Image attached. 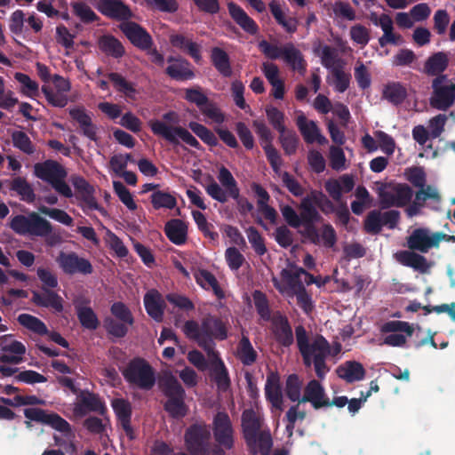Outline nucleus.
Returning <instances> with one entry per match:
<instances>
[{
  "label": "nucleus",
  "instance_id": "nucleus-1",
  "mask_svg": "<svg viewBox=\"0 0 455 455\" xmlns=\"http://www.w3.org/2000/svg\"><path fill=\"white\" fill-rule=\"evenodd\" d=\"M439 237V235L427 228H415L406 237L409 250L398 251L395 253V259L404 267H411L421 274L428 273L432 264L425 256L416 251L427 253L432 248H438Z\"/></svg>",
  "mask_w": 455,
  "mask_h": 455
},
{
  "label": "nucleus",
  "instance_id": "nucleus-2",
  "mask_svg": "<svg viewBox=\"0 0 455 455\" xmlns=\"http://www.w3.org/2000/svg\"><path fill=\"white\" fill-rule=\"evenodd\" d=\"M122 374L132 386L142 390H151L156 384V372L150 363L142 357L132 359Z\"/></svg>",
  "mask_w": 455,
  "mask_h": 455
},
{
  "label": "nucleus",
  "instance_id": "nucleus-3",
  "mask_svg": "<svg viewBox=\"0 0 455 455\" xmlns=\"http://www.w3.org/2000/svg\"><path fill=\"white\" fill-rule=\"evenodd\" d=\"M163 391L167 397L164 404V411L173 419L184 418L188 412L185 403L186 392L173 375L165 378Z\"/></svg>",
  "mask_w": 455,
  "mask_h": 455
},
{
  "label": "nucleus",
  "instance_id": "nucleus-4",
  "mask_svg": "<svg viewBox=\"0 0 455 455\" xmlns=\"http://www.w3.org/2000/svg\"><path fill=\"white\" fill-rule=\"evenodd\" d=\"M149 127L154 135L161 137L172 146H179L180 140L196 148L202 149V146L196 137L186 128L180 125H171L161 120H151Z\"/></svg>",
  "mask_w": 455,
  "mask_h": 455
},
{
  "label": "nucleus",
  "instance_id": "nucleus-5",
  "mask_svg": "<svg viewBox=\"0 0 455 455\" xmlns=\"http://www.w3.org/2000/svg\"><path fill=\"white\" fill-rule=\"evenodd\" d=\"M10 228L20 235L47 236L52 231L51 223L36 212H31L28 216H14L11 220Z\"/></svg>",
  "mask_w": 455,
  "mask_h": 455
},
{
  "label": "nucleus",
  "instance_id": "nucleus-6",
  "mask_svg": "<svg viewBox=\"0 0 455 455\" xmlns=\"http://www.w3.org/2000/svg\"><path fill=\"white\" fill-rule=\"evenodd\" d=\"M110 313L116 319L108 316L104 319V328L115 338H124L129 331V326L134 323V317L130 308L122 301L114 302Z\"/></svg>",
  "mask_w": 455,
  "mask_h": 455
},
{
  "label": "nucleus",
  "instance_id": "nucleus-7",
  "mask_svg": "<svg viewBox=\"0 0 455 455\" xmlns=\"http://www.w3.org/2000/svg\"><path fill=\"white\" fill-rule=\"evenodd\" d=\"M211 430L205 422L191 424L184 434V443L189 455H210Z\"/></svg>",
  "mask_w": 455,
  "mask_h": 455
},
{
  "label": "nucleus",
  "instance_id": "nucleus-8",
  "mask_svg": "<svg viewBox=\"0 0 455 455\" xmlns=\"http://www.w3.org/2000/svg\"><path fill=\"white\" fill-rule=\"evenodd\" d=\"M209 184L204 186L206 193L213 199L220 204H225L228 201L230 196H237V192L240 190L237 181L230 172V171L225 166H221L218 180L223 189L212 176L208 177Z\"/></svg>",
  "mask_w": 455,
  "mask_h": 455
},
{
  "label": "nucleus",
  "instance_id": "nucleus-9",
  "mask_svg": "<svg viewBox=\"0 0 455 455\" xmlns=\"http://www.w3.org/2000/svg\"><path fill=\"white\" fill-rule=\"evenodd\" d=\"M24 416L28 419L25 421L27 427H31L30 421H35L49 426L63 435L71 433L70 424L56 412H48L42 408L31 407L24 410Z\"/></svg>",
  "mask_w": 455,
  "mask_h": 455
},
{
  "label": "nucleus",
  "instance_id": "nucleus-10",
  "mask_svg": "<svg viewBox=\"0 0 455 455\" xmlns=\"http://www.w3.org/2000/svg\"><path fill=\"white\" fill-rule=\"evenodd\" d=\"M387 188L388 189H380L379 192L381 209L403 208L411 203L413 190L408 184L397 183Z\"/></svg>",
  "mask_w": 455,
  "mask_h": 455
},
{
  "label": "nucleus",
  "instance_id": "nucleus-11",
  "mask_svg": "<svg viewBox=\"0 0 455 455\" xmlns=\"http://www.w3.org/2000/svg\"><path fill=\"white\" fill-rule=\"evenodd\" d=\"M212 428L218 445L226 450H232L235 447V430L226 411H218L214 415Z\"/></svg>",
  "mask_w": 455,
  "mask_h": 455
},
{
  "label": "nucleus",
  "instance_id": "nucleus-12",
  "mask_svg": "<svg viewBox=\"0 0 455 455\" xmlns=\"http://www.w3.org/2000/svg\"><path fill=\"white\" fill-rule=\"evenodd\" d=\"M447 76H440L432 81L433 96L430 104L434 108L446 111L455 102V84L443 85Z\"/></svg>",
  "mask_w": 455,
  "mask_h": 455
},
{
  "label": "nucleus",
  "instance_id": "nucleus-13",
  "mask_svg": "<svg viewBox=\"0 0 455 455\" xmlns=\"http://www.w3.org/2000/svg\"><path fill=\"white\" fill-rule=\"evenodd\" d=\"M61 270L69 275L75 274L91 275L93 272V267L89 259L79 257L74 251H60L56 259Z\"/></svg>",
  "mask_w": 455,
  "mask_h": 455
},
{
  "label": "nucleus",
  "instance_id": "nucleus-14",
  "mask_svg": "<svg viewBox=\"0 0 455 455\" xmlns=\"http://www.w3.org/2000/svg\"><path fill=\"white\" fill-rule=\"evenodd\" d=\"M119 28L135 47L142 51L149 49L154 44L150 34L134 21L123 22Z\"/></svg>",
  "mask_w": 455,
  "mask_h": 455
},
{
  "label": "nucleus",
  "instance_id": "nucleus-15",
  "mask_svg": "<svg viewBox=\"0 0 455 455\" xmlns=\"http://www.w3.org/2000/svg\"><path fill=\"white\" fill-rule=\"evenodd\" d=\"M96 8L102 15L118 21L127 22L133 17L131 8L123 0H99Z\"/></svg>",
  "mask_w": 455,
  "mask_h": 455
},
{
  "label": "nucleus",
  "instance_id": "nucleus-16",
  "mask_svg": "<svg viewBox=\"0 0 455 455\" xmlns=\"http://www.w3.org/2000/svg\"><path fill=\"white\" fill-rule=\"evenodd\" d=\"M323 347V348L320 352L314 350L313 348L299 351L304 365L307 368L314 365L315 374L320 379H323L330 371V368L327 366L325 362L330 354V345Z\"/></svg>",
  "mask_w": 455,
  "mask_h": 455
},
{
  "label": "nucleus",
  "instance_id": "nucleus-17",
  "mask_svg": "<svg viewBox=\"0 0 455 455\" xmlns=\"http://www.w3.org/2000/svg\"><path fill=\"white\" fill-rule=\"evenodd\" d=\"M169 42L173 48L190 56L195 62L198 63L202 60V46L193 41L192 35L172 33L169 36Z\"/></svg>",
  "mask_w": 455,
  "mask_h": 455
},
{
  "label": "nucleus",
  "instance_id": "nucleus-18",
  "mask_svg": "<svg viewBox=\"0 0 455 455\" xmlns=\"http://www.w3.org/2000/svg\"><path fill=\"white\" fill-rule=\"evenodd\" d=\"M68 114L72 120L78 124L80 133L88 138L92 141L98 140V127L92 122V118L90 113L84 108V107H75L69 108Z\"/></svg>",
  "mask_w": 455,
  "mask_h": 455
},
{
  "label": "nucleus",
  "instance_id": "nucleus-19",
  "mask_svg": "<svg viewBox=\"0 0 455 455\" xmlns=\"http://www.w3.org/2000/svg\"><path fill=\"white\" fill-rule=\"evenodd\" d=\"M168 67L165 74L176 81H188L195 77L191 63L181 56H169L167 58Z\"/></svg>",
  "mask_w": 455,
  "mask_h": 455
},
{
  "label": "nucleus",
  "instance_id": "nucleus-20",
  "mask_svg": "<svg viewBox=\"0 0 455 455\" xmlns=\"http://www.w3.org/2000/svg\"><path fill=\"white\" fill-rule=\"evenodd\" d=\"M31 301L38 307L52 308L56 313H61L64 309L62 297L44 286L41 287V291H32Z\"/></svg>",
  "mask_w": 455,
  "mask_h": 455
},
{
  "label": "nucleus",
  "instance_id": "nucleus-21",
  "mask_svg": "<svg viewBox=\"0 0 455 455\" xmlns=\"http://www.w3.org/2000/svg\"><path fill=\"white\" fill-rule=\"evenodd\" d=\"M35 175L49 183L50 185L60 178H66L68 173L66 169L57 161L45 160L43 163L36 164L34 166Z\"/></svg>",
  "mask_w": 455,
  "mask_h": 455
},
{
  "label": "nucleus",
  "instance_id": "nucleus-22",
  "mask_svg": "<svg viewBox=\"0 0 455 455\" xmlns=\"http://www.w3.org/2000/svg\"><path fill=\"white\" fill-rule=\"evenodd\" d=\"M251 455H269L273 448V438L268 428L255 433L251 439H244Z\"/></svg>",
  "mask_w": 455,
  "mask_h": 455
},
{
  "label": "nucleus",
  "instance_id": "nucleus-23",
  "mask_svg": "<svg viewBox=\"0 0 455 455\" xmlns=\"http://www.w3.org/2000/svg\"><path fill=\"white\" fill-rule=\"evenodd\" d=\"M272 331L276 342L284 347H291L294 342L291 326L288 318L281 314L272 319Z\"/></svg>",
  "mask_w": 455,
  "mask_h": 455
},
{
  "label": "nucleus",
  "instance_id": "nucleus-24",
  "mask_svg": "<svg viewBox=\"0 0 455 455\" xmlns=\"http://www.w3.org/2000/svg\"><path fill=\"white\" fill-rule=\"evenodd\" d=\"M78 398L79 403L75 407V412L76 414L84 416L88 411L98 412L101 415L105 413L106 407L99 395L88 390H82L80 391Z\"/></svg>",
  "mask_w": 455,
  "mask_h": 455
},
{
  "label": "nucleus",
  "instance_id": "nucleus-25",
  "mask_svg": "<svg viewBox=\"0 0 455 455\" xmlns=\"http://www.w3.org/2000/svg\"><path fill=\"white\" fill-rule=\"evenodd\" d=\"M265 396L272 407L278 411L283 410V398L277 372L270 371L265 384Z\"/></svg>",
  "mask_w": 455,
  "mask_h": 455
},
{
  "label": "nucleus",
  "instance_id": "nucleus-26",
  "mask_svg": "<svg viewBox=\"0 0 455 455\" xmlns=\"http://www.w3.org/2000/svg\"><path fill=\"white\" fill-rule=\"evenodd\" d=\"M300 402H308L314 409L318 410L329 404V398L326 396L325 390L321 383L316 379H312L305 387Z\"/></svg>",
  "mask_w": 455,
  "mask_h": 455
},
{
  "label": "nucleus",
  "instance_id": "nucleus-27",
  "mask_svg": "<svg viewBox=\"0 0 455 455\" xmlns=\"http://www.w3.org/2000/svg\"><path fill=\"white\" fill-rule=\"evenodd\" d=\"M143 301L148 315L156 322L161 323L166 307L162 294L157 290L152 289L144 295Z\"/></svg>",
  "mask_w": 455,
  "mask_h": 455
},
{
  "label": "nucleus",
  "instance_id": "nucleus-28",
  "mask_svg": "<svg viewBox=\"0 0 455 455\" xmlns=\"http://www.w3.org/2000/svg\"><path fill=\"white\" fill-rule=\"evenodd\" d=\"M228 10L233 20L247 34L254 36L259 32V26L246 12L237 4L230 2Z\"/></svg>",
  "mask_w": 455,
  "mask_h": 455
},
{
  "label": "nucleus",
  "instance_id": "nucleus-29",
  "mask_svg": "<svg viewBox=\"0 0 455 455\" xmlns=\"http://www.w3.org/2000/svg\"><path fill=\"white\" fill-rule=\"evenodd\" d=\"M296 124L307 144L317 142L320 145H324L328 142L327 139L321 134L316 123L312 120L308 121L303 114L297 117Z\"/></svg>",
  "mask_w": 455,
  "mask_h": 455
},
{
  "label": "nucleus",
  "instance_id": "nucleus-30",
  "mask_svg": "<svg viewBox=\"0 0 455 455\" xmlns=\"http://www.w3.org/2000/svg\"><path fill=\"white\" fill-rule=\"evenodd\" d=\"M450 59L447 52H437L431 54L425 61L422 72L428 76H443L449 66Z\"/></svg>",
  "mask_w": 455,
  "mask_h": 455
},
{
  "label": "nucleus",
  "instance_id": "nucleus-31",
  "mask_svg": "<svg viewBox=\"0 0 455 455\" xmlns=\"http://www.w3.org/2000/svg\"><path fill=\"white\" fill-rule=\"evenodd\" d=\"M339 378L347 383H353L364 379L365 370L361 363L356 361H347L339 365L336 369Z\"/></svg>",
  "mask_w": 455,
  "mask_h": 455
},
{
  "label": "nucleus",
  "instance_id": "nucleus-32",
  "mask_svg": "<svg viewBox=\"0 0 455 455\" xmlns=\"http://www.w3.org/2000/svg\"><path fill=\"white\" fill-rule=\"evenodd\" d=\"M269 11L276 23L288 34H293L298 29V20L294 17H287L283 11L282 4L277 0H272L268 4Z\"/></svg>",
  "mask_w": 455,
  "mask_h": 455
},
{
  "label": "nucleus",
  "instance_id": "nucleus-33",
  "mask_svg": "<svg viewBox=\"0 0 455 455\" xmlns=\"http://www.w3.org/2000/svg\"><path fill=\"white\" fill-rule=\"evenodd\" d=\"M164 233L172 243L182 245L188 238V226L180 219H172L165 223Z\"/></svg>",
  "mask_w": 455,
  "mask_h": 455
},
{
  "label": "nucleus",
  "instance_id": "nucleus-34",
  "mask_svg": "<svg viewBox=\"0 0 455 455\" xmlns=\"http://www.w3.org/2000/svg\"><path fill=\"white\" fill-rule=\"evenodd\" d=\"M241 427L243 439H251L262 429L263 421L253 409H246L242 413Z\"/></svg>",
  "mask_w": 455,
  "mask_h": 455
},
{
  "label": "nucleus",
  "instance_id": "nucleus-35",
  "mask_svg": "<svg viewBox=\"0 0 455 455\" xmlns=\"http://www.w3.org/2000/svg\"><path fill=\"white\" fill-rule=\"evenodd\" d=\"M203 332L215 337L218 340L228 338V328L225 323L217 316L207 315L202 319Z\"/></svg>",
  "mask_w": 455,
  "mask_h": 455
},
{
  "label": "nucleus",
  "instance_id": "nucleus-36",
  "mask_svg": "<svg viewBox=\"0 0 455 455\" xmlns=\"http://www.w3.org/2000/svg\"><path fill=\"white\" fill-rule=\"evenodd\" d=\"M296 341L299 351L314 349L318 352L322 351L323 347L330 345L323 336L316 337L312 343H309L307 332L303 325H298L295 328Z\"/></svg>",
  "mask_w": 455,
  "mask_h": 455
},
{
  "label": "nucleus",
  "instance_id": "nucleus-37",
  "mask_svg": "<svg viewBox=\"0 0 455 455\" xmlns=\"http://www.w3.org/2000/svg\"><path fill=\"white\" fill-rule=\"evenodd\" d=\"M211 376L219 391L227 392L230 388L231 380L229 373L221 358L212 362Z\"/></svg>",
  "mask_w": 455,
  "mask_h": 455
},
{
  "label": "nucleus",
  "instance_id": "nucleus-38",
  "mask_svg": "<svg viewBox=\"0 0 455 455\" xmlns=\"http://www.w3.org/2000/svg\"><path fill=\"white\" fill-rule=\"evenodd\" d=\"M299 217L302 223L321 222L323 217L317 211L315 201L312 199V190L303 197L299 205Z\"/></svg>",
  "mask_w": 455,
  "mask_h": 455
},
{
  "label": "nucleus",
  "instance_id": "nucleus-39",
  "mask_svg": "<svg viewBox=\"0 0 455 455\" xmlns=\"http://www.w3.org/2000/svg\"><path fill=\"white\" fill-rule=\"evenodd\" d=\"M107 76L116 92L124 94L129 100H135L138 92L134 83L126 80L122 74L117 72H110Z\"/></svg>",
  "mask_w": 455,
  "mask_h": 455
},
{
  "label": "nucleus",
  "instance_id": "nucleus-40",
  "mask_svg": "<svg viewBox=\"0 0 455 455\" xmlns=\"http://www.w3.org/2000/svg\"><path fill=\"white\" fill-rule=\"evenodd\" d=\"M282 59L293 69L299 72L305 71L306 62L301 52L292 43L283 45Z\"/></svg>",
  "mask_w": 455,
  "mask_h": 455
},
{
  "label": "nucleus",
  "instance_id": "nucleus-41",
  "mask_svg": "<svg viewBox=\"0 0 455 455\" xmlns=\"http://www.w3.org/2000/svg\"><path fill=\"white\" fill-rule=\"evenodd\" d=\"M99 47L105 54L115 59L122 58L125 50L122 43L112 35H104L99 39Z\"/></svg>",
  "mask_w": 455,
  "mask_h": 455
},
{
  "label": "nucleus",
  "instance_id": "nucleus-42",
  "mask_svg": "<svg viewBox=\"0 0 455 455\" xmlns=\"http://www.w3.org/2000/svg\"><path fill=\"white\" fill-rule=\"evenodd\" d=\"M382 96L388 102L398 106L406 99L407 90L405 86L399 82H389L384 86Z\"/></svg>",
  "mask_w": 455,
  "mask_h": 455
},
{
  "label": "nucleus",
  "instance_id": "nucleus-43",
  "mask_svg": "<svg viewBox=\"0 0 455 455\" xmlns=\"http://www.w3.org/2000/svg\"><path fill=\"white\" fill-rule=\"evenodd\" d=\"M236 356L244 366H251L257 361L258 353L247 336L243 335L239 340Z\"/></svg>",
  "mask_w": 455,
  "mask_h": 455
},
{
  "label": "nucleus",
  "instance_id": "nucleus-44",
  "mask_svg": "<svg viewBox=\"0 0 455 455\" xmlns=\"http://www.w3.org/2000/svg\"><path fill=\"white\" fill-rule=\"evenodd\" d=\"M10 189L16 192L20 199L28 204L36 200V194L30 183L23 177H16L10 183Z\"/></svg>",
  "mask_w": 455,
  "mask_h": 455
},
{
  "label": "nucleus",
  "instance_id": "nucleus-45",
  "mask_svg": "<svg viewBox=\"0 0 455 455\" xmlns=\"http://www.w3.org/2000/svg\"><path fill=\"white\" fill-rule=\"evenodd\" d=\"M196 282L205 290L212 289L218 299H223L225 294L215 275L208 270L202 269L196 275Z\"/></svg>",
  "mask_w": 455,
  "mask_h": 455
},
{
  "label": "nucleus",
  "instance_id": "nucleus-46",
  "mask_svg": "<svg viewBox=\"0 0 455 455\" xmlns=\"http://www.w3.org/2000/svg\"><path fill=\"white\" fill-rule=\"evenodd\" d=\"M212 62L215 68L225 77H229L232 75V68L228 53L219 47H214L212 50Z\"/></svg>",
  "mask_w": 455,
  "mask_h": 455
},
{
  "label": "nucleus",
  "instance_id": "nucleus-47",
  "mask_svg": "<svg viewBox=\"0 0 455 455\" xmlns=\"http://www.w3.org/2000/svg\"><path fill=\"white\" fill-rule=\"evenodd\" d=\"M150 202L155 210L161 208L172 210L177 205V200L174 195L159 189L151 194Z\"/></svg>",
  "mask_w": 455,
  "mask_h": 455
},
{
  "label": "nucleus",
  "instance_id": "nucleus-48",
  "mask_svg": "<svg viewBox=\"0 0 455 455\" xmlns=\"http://www.w3.org/2000/svg\"><path fill=\"white\" fill-rule=\"evenodd\" d=\"M77 318L81 325L87 330L94 331L100 326L97 315L90 307H76Z\"/></svg>",
  "mask_w": 455,
  "mask_h": 455
},
{
  "label": "nucleus",
  "instance_id": "nucleus-49",
  "mask_svg": "<svg viewBox=\"0 0 455 455\" xmlns=\"http://www.w3.org/2000/svg\"><path fill=\"white\" fill-rule=\"evenodd\" d=\"M18 322L28 330L38 335H45L48 333V328L45 323L34 315L20 314L18 316Z\"/></svg>",
  "mask_w": 455,
  "mask_h": 455
},
{
  "label": "nucleus",
  "instance_id": "nucleus-50",
  "mask_svg": "<svg viewBox=\"0 0 455 455\" xmlns=\"http://www.w3.org/2000/svg\"><path fill=\"white\" fill-rule=\"evenodd\" d=\"M11 137L13 147L20 151L28 156L36 152V146L25 132L14 131Z\"/></svg>",
  "mask_w": 455,
  "mask_h": 455
},
{
  "label": "nucleus",
  "instance_id": "nucleus-51",
  "mask_svg": "<svg viewBox=\"0 0 455 455\" xmlns=\"http://www.w3.org/2000/svg\"><path fill=\"white\" fill-rule=\"evenodd\" d=\"M279 142L287 156L294 155L298 149L299 139L293 130L285 129L279 132Z\"/></svg>",
  "mask_w": 455,
  "mask_h": 455
},
{
  "label": "nucleus",
  "instance_id": "nucleus-52",
  "mask_svg": "<svg viewBox=\"0 0 455 455\" xmlns=\"http://www.w3.org/2000/svg\"><path fill=\"white\" fill-rule=\"evenodd\" d=\"M73 13L80 19L83 23L90 24L100 20L92 9L84 2L71 3Z\"/></svg>",
  "mask_w": 455,
  "mask_h": 455
},
{
  "label": "nucleus",
  "instance_id": "nucleus-53",
  "mask_svg": "<svg viewBox=\"0 0 455 455\" xmlns=\"http://www.w3.org/2000/svg\"><path fill=\"white\" fill-rule=\"evenodd\" d=\"M188 127L206 145L210 147H216L218 145L217 137L204 124L197 122H190Z\"/></svg>",
  "mask_w": 455,
  "mask_h": 455
},
{
  "label": "nucleus",
  "instance_id": "nucleus-54",
  "mask_svg": "<svg viewBox=\"0 0 455 455\" xmlns=\"http://www.w3.org/2000/svg\"><path fill=\"white\" fill-rule=\"evenodd\" d=\"M254 306L258 315L264 321L271 319V310L267 295L261 291L256 290L252 293Z\"/></svg>",
  "mask_w": 455,
  "mask_h": 455
},
{
  "label": "nucleus",
  "instance_id": "nucleus-55",
  "mask_svg": "<svg viewBox=\"0 0 455 455\" xmlns=\"http://www.w3.org/2000/svg\"><path fill=\"white\" fill-rule=\"evenodd\" d=\"M192 216L198 229L204 234L205 237L212 241H215L219 238V234L213 230L214 226L207 221L204 213L199 211H193Z\"/></svg>",
  "mask_w": 455,
  "mask_h": 455
},
{
  "label": "nucleus",
  "instance_id": "nucleus-56",
  "mask_svg": "<svg viewBox=\"0 0 455 455\" xmlns=\"http://www.w3.org/2000/svg\"><path fill=\"white\" fill-rule=\"evenodd\" d=\"M381 212L379 210L371 211L363 222V228L366 233L377 235L382 230Z\"/></svg>",
  "mask_w": 455,
  "mask_h": 455
},
{
  "label": "nucleus",
  "instance_id": "nucleus-57",
  "mask_svg": "<svg viewBox=\"0 0 455 455\" xmlns=\"http://www.w3.org/2000/svg\"><path fill=\"white\" fill-rule=\"evenodd\" d=\"M266 116L269 124L278 132H283L286 127L284 124L285 116L277 108L268 105L265 108Z\"/></svg>",
  "mask_w": 455,
  "mask_h": 455
},
{
  "label": "nucleus",
  "instance_id": "nucleus-58",
  "mask_svg": "<svg viewBox=\"0 0 455 455\" xmlns=\"http://www.w3.org/2000/svg\"><path fill=\"white\" fill-rule=\"evenodd\" d=\"M42 92L45 96L47 102L55 108H64L68 102L67 94L60 92H54L49 85H43Z\"/></svg>",
  "mask_w": 455,
  "mask_h": 455
},
{
  "label": "nucleus",
  "instance_id": "nucleus-59",
  "mask_svg": "<svg viewBox=\"0 0 455 455\" xmlns=\"http://www.w3.org/2000/svg\"><path fill=\"white\" fill-rule=\"evenodd\" d=\"M331 75L334 79L335 90L339 92H344L347 90L350 84L351 76L343 70L342 65H337L331 70Z\"/></svg>",
  "mask_w": 455,
  "mask_h": 455
},
{
  "label": "nucleus",
  "instance_id": "nucleus-60",
  "mask_svg": "<svg viewBox=\"0 0 455 455\" xmlns=\"http://www.w3.org/2000/svg\"><path fill=\"white\" fill-rule=\"evenodd\" d=\"M246 234L251 247L257 255L262 256L267 252L265 241L258 229L254 227H249L246 229Z\"/></svg>",
  "mask_w": 455,
  "mask_h": 455
},
{
  "label": "nucleus",
  "instance_id": "nucleus-61",
  "mask_svg": "<svg viewBox=\"0 0 455 455\" xmlns=\"http://www.w3.org/2000/svg\"><path fill=\"white\" fill-rule=\"evenodd\" d=\"M14 78L21 84V90L24 94L29 97L37 96L39 94L38 84L32 80L27 74L17 72L14 75Z\"/></svg>",
  "mask_w": 455,
  "mask_h": 455
},
{
  "label": "nucleus",
  "instance_id": "nucleus-62",
  "mask_svg": "<svg viewBox=\"0 0 455 455\" xmlns=\"http://www.w3.org/2000/svg\"><path fill=\"white\" fill-rule=\"evenodd\" d=\"M428 199H432L436 203L441 202V196L437 189L430 185H427L424 188H419L415 194L414 204L419 205L420 207H424L425 202Z\"/></svg>",
  "mask_w": 455,
  "mask_h": 455
},
{
  "label": "nucleus",
  "instance_id": "nucleus-63",
  "mask_svg": "<svg viewBox=\"0 0 455 455\" xmlns=\"http://www.w3.org/2000/svg\"><path fill=\"white\" fill-rule=\"evenodd\" d=\"M407 180L415 188H424L427 185V176L424 169L419 166L411 167L405 170Z\"/></svg>",
  "mask_w": 455,
  "mask_h": 455
},
{
  "label": "nucleus",
  "instance_id": "nucleus-64",
  "mask_svg": "<svg viewBox=\"0 0 455 455\" xmlns=\"http://www.w3.org/2000/svg\"><path fill=\"white\" fill-rule=\"evenodd\" d=\"M114 191L120 201L131 211L137 209V204L133 200L132 195L129 189L121 181H113Z\"/></svg>",
  "mask_w": 455,
  "mask_h": 455
}]
</instances>
